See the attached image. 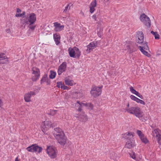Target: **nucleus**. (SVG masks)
<instances>
[{
	"mask_svg": "<svg viewBox=\"0 0 161 161\" xmlns=\"http://www.w3.org/2000/svg\"><path fill=\"white\" fill-rule=\"evenodd\" d=\"M20 20L23 25L28 24L29 23L34 24L36 20V14L34 13L29 14H27L26 17L24 19H21Z\"/></svg>",
	"mask_w": 161,
	"mask_h": 161,
	"instance_id": "1",
	"label": "nucleus"
},
{
	"mask_svg": "<svg viewBox=\"0 0 161 161\" xmlns=\"http://www.w3.org/2000/svg\"><path fill=\"white\" fill-rule=\"evenodd\" d=\"M129 106V103H128L125 110L129 113L131 114H134L136 117L139 118L142 117L143 115V113L142 112L139 107H132L128 108Z\"/></svg>",
	"mask_w": 161,
	"mask_h": 161,
	"instance_id": "2",
	"label": "nucleus"
},
{
	"mask_svg": "<svg viewBox=\"0 0 161 161\" xmlns=\"http://www.w3.org/2000/svg\"><path fill=\"white\" fill-rule=\"evenodd\" d=\"M103 86L100 87L93 86L90 91L92 96L94 97H96L99 96L101 93V89Z\"/></svg>",
	"mask_w": 161,
	"mask_h": 161,
	"instance_id": "3",
	"label": "nucleus"
},
{
	"mask_svg": "<svg viewBox=\"0 0 161 161\" xmlns=\"http://www.w3.org/2000/svg\"><path fill=\"white\" fill-rule=\"evenodd\" d=\"M140 20L143 23L144 25L148 28L151 26V21L149 18L145 14H142L140 17Z\"/></svg>",
	"mask_w": 161,
	"mask_h": 161,
	"instance_id": "4",
	"label": "nucleus"
},
{
	"mask_svg": "<svg viewBox=\"0 0 161 161\" xmlns=\"http://www.w3.org/2000/svg\"><path fill=\"white\" fill-rule=\"evenodd\" d=\"M26 150L29 152H37L39 153L42 151V148L41 147L39 146L36 144H34L27 147L26 148Z\"/></svg>",
	"mask_w": 161,
	"mask_h": 161,
	"instance_id": "5",
	"label": "nucleus"
},
{
	"mask_svg": "<svg viewBox=\"0 0 161 161\" xmlns=\"http://www.w3.org/2000/svg\"><path fill=\"white\" fill-rule=\"evenodd\" d=\"M57 150L54 147L50 146L47 148V152L49 156L52 158H54L56 157Z\"/></svg>",
	"mask_w": 161,
	"mask_h": 161,
	"instance_id": "6",
	"label": "nucleus"
},
{
	"mask_svg": "<svg viewBox=\"0 0 161 161\" xmlns=\"http://www.w3.org/2000/svg\"><path fill=\"white\" fill-rule=\"evenodd\" d=\"M41 126L42 131L45 133L49 128L53 126V124L51 121H45L42 123Z\"/></svg>",
	"mask_w": 161,
	"mask_h": 161,
	"instance_id": "7",
	"label": "nucleus"
},
{
	"mask_svg": "<svg viewBox=\"0 0 161 161\" xmlns=\"http://www.w3.org/2000/svg\"><path fill=\"white\" fill-rule=\"evenodd\" d=\"M32 74L34 75L32 77V79L33 81H36L39 79L40 75L39 69L36 67H33L32 69Z\"/></svg>",
	"mask_w": 161,
	"mask_h": 161,
	"instance_id": "8",
	"label": "nucleus"
},
{
	"mask_svg": "<svg viewBox=\"0 0 161 161\" xmlns=\"http://www.w3.org/2000/svg\"><path fill=\"white\" fill-rule=\"evenodd\" d=\"M144 36L143 34L142 31H138L136 35V42L139 44H142L143 45L146 42H144Z\"/></svg>",
	"mask_w": 161,
	"mask_h": 161,
	"instance_id": "9",
	"label": "nucleus"
},
{
	"mask_svg": "<svg viewBox=\"0 0 161 161\" xmlns=\"http://www.w3.org/2000/svg\"><path fill=\"white\" fill-rule=\"evenodd\" d=\"M138 47L140 51L144 55L148 57H150L151 56L150 54L148 53L147 52L144 50V49L147 50L149 49L147 45V42H145V44H144V45H143L142 47L140 46H139Z\"/></svg>",
	"mask_w": 161,
	"mask_h": 161,
	"instance_id": "10",
	"label": "nucleus"
},
{
	"mask_svg": "<svg viewBox=\"0 0 161 161\" xmlns=\"http://www.w3.org/2000/svg\"><path fill=\"white\" fill-rule=\"evenodd\" d=\"M55 138L61 145L64 146L66 144V138L64 134V135H61L60 136H58Z\"/></svg>",
	"mask_w": 161,
	"mask_h": 161,
	"instance_id": "11",
	"label": "nucleus"
},
{
	"mask_svg": "<svg viewBox=\"0 0 161 161\" xmlns=\"http://www.w3.org/2000/svg\"><path fill=\"white\" fill-rule=\"evenodd\" d=\"M152 134L153 136H155L157 138V142L158 144L161 145V135L157 130H154L152 132Z\"/></svg>",
	"mask_w": 161,
	"mask_h": 161,
	"instance_id": "12",
	"label": "nucleus"
},
{
	"mask_svg": "<svg viewBox=\"0 0 161 161\" xmlns=\"http://www.w3.org/2000/svg\"><path fill=\"white\" fill-rule=\"evenodd\" d=\"M67 63L66 62H63L59 66L58 69V73L59 75L61 74L66 69Z\"/></svg>",
	"mask_w": 161,
	"mask_h": 161,
	"instance_id": "13",
	"label": "nucleus"
},
{
	"mask_svg": "<svg viewBox=\"0 0 161 161\" xmlns=\"http://www.w3.org/2000/svg\"><path fill=\"white\" fill-rule=\"evenodd\" d=\"M53 135L55 137L60 136L61 135H64V133L60 128H56L54 129Z\"/></svg>",
	"mask_w": 161,
	"mask_h": 161,
	"instance_id": "14",
	"label": "nucleus"
},
{
	"mask_svg": "<svg viewBox=\"0 0 161 161\" xmlns=\"http://www.w3.org/2000/svg\"><path fill=\"white\" fill-rule=\"evenodd\" d=\"M97 46V44L96 43L92 42L90 43L89 45L86 46L87 49L86 50V52L87 53H89L91 50L94 49Z\"/></svg>",
	"mask_w": 161,
	"mask_h": 161,
	"instance_id": "15",
	"label": "nucleus"
},
{
	"mask_svg": "<svg viewBox=\"0 0 161 161\" xmlns=\"http://www.w3.org/2000/svg\"><path fill=\"white\" fill-rule=\"evenodd\" d=\"M135 146L134 142L133 140H131L129 139L127 140V142L125 145L124 148H127L129 149H130L133 147Z\"/></svg>",
	"mask_w": 161,
	"mask_h": 161,
	"instance_id": "16",
	"label": "nucleus"
},
{
	"mask_svg": "<svg viewBox=\"0 0 161 161\" xmlns=\"http://www.w3.org/2000/svg\"><path fill=\"white\" fill-rule=\"evenodd\" d=\"M75 116L78 118V119L80 121H85L87 119V116L84 113L80 114L79 115H78L77 114H75Z\"/></svg>",
	"mask_w": 161,
	"mask_h": 161,
	"instance_id": "17",
	"label": "nucleus"
},
{
	"mask_svg": "<svg viewBox=\"0 0 161 161\" xmlns=\"http://www.w3.org/2000/svg\"><path fill=\"white\" fill-rule=\"evenodd\" d=\"M75 49H77L76 47H74L70 50V48L68 49L69 55L70 57L74 58H76L75 52L76 50Z\"/></svg>",
	"mask_w": 161,
	"mask_h": 161,
	"instance_id": "18",
	"label": "nucleus"
},
{
	"mask_svg": "<svg viewBox=\"0 0 161 161\" xmlns=\"http://www.w3.org/2000/svg\"><path fill=\"white\" fill-rule=\"evenodd\" d=\"M97 2L96 0L93 1L91 3L90 7V12L91 13H92L95 10L94 8L96 7Z\"/></svg>",
	"mask_w": 161,
	"mask_h": 161,
	"instance_id": "19",
	"label": "nucleus"
},
{
	"mask_svg": "<svg viewBox=\"0 0 161 161\" xmlns=\"http://www.w3.org/2000/svg\"><path fill=\"white\" fill-rule=\"evenodd\" d=\"M130 91L133 94H135L138 97H140L142 99H143V97L142 95L139 93L138 92L136 91L135 89H134L133 88L132 86H130Z\"/></svg>",
	"mask_w": 161,
	"mask_h": 161,
	"instance_id": "20",
	"label": "nucleus"
},
{
	"mask_svg": "<svg viewBox=\"0 0 161 161\" xmlns=\"http://www.w3.org/2000/svg\"><path fill=\"white\" fill-rule=\"evenodd\" d=\"M53 38L56 44L58 45L60 43V36L57 34H53Z\"/></svg>",
	"mask_w": 161,
	"mask_h": 161,
	"instance_id": "21",
	"label": "nucleus"
},
{
	"mask_svg": "<svg viewBox=\"0 0 161 161\" xmlns=\"http://www.w3.org/2000/svg\"><path fill=\"white\" fill-rule=\"evenodd\" d=\"M84 103H80L79 101H77V103L75 104V106L78 108L77 110L79 111L80 112L82 110V108L83 106V104Z\"/></svg>",
	"mask_w": 161,
	"mask_h": 161,
	"instance_id": "22",
	"label": "nucleus"
},
{
	"mask_svg": "<svg viewBox=\"0 0 161 161\" xmlns=\"http://www.w3.org/2000/svg\"><path fill=\"white\" fill-rule=\"evenodd\" d=\"M64 82L65 84L69 86H72L74 84L73 81L69 79H65Z\"/></svg>",
	"mask_w": 161,
	"mask_h": 161,
	"instance_id": "23",
	"label": "nucleus"
},
{
	"mask_svg": "<svg viewBox=\"0 0 161 161\" xmlns=\"http://www.w3.org/2000/svg\"><path fill=\"white\" fill-rule=\"evenodd\" d=\"M31 95L28 93L26 94L25 95L24 99L25 102H29L31 101Z\"/></svg>",
	"mask_w": 161,
	"mask_h": 161,
	"instance_id": "24",
	"label": "nucleus"
},
{
	"mask_svg": "<svg viewBox=\"0 0 161 161\" xmlns=\"http://www.w3.org/2000/svg\"><path fill=\"white\" fill-rule=\"evenodd\" d=\"M110 156L111 159L114 160H116L118 158V155L117 154L114 152L110 154Z\"/></svg>",
	"mask_w": 161,
	"mask_h": 161,
	"instance_id": "25",
	"label": "nucleus"
},
{
	"mask_svg": "<svg viewBox=\"0 0 161 161\" xmlns=\"http://www.w3.org/2000/svg\"><path fill=\"white\" fill-rule=\"evenodd\" d=\"M84 106H85L88 107V108L90 109H92L93 108V105L91 103H84L83 104Z\"/></svg>",
	"mask_w": 161,
	"mask_h": 161,
	"instance_id": "26",
	"label": "nucleus"
},
{
	"mask_svg": "<svg viewBox=\"0 0 161 161\" xmlns=\"http://www.w3.org/2000/svg\"><path fill=\"white\" fill-rule=\"evenodd\" d=\"M26 13L25 11H23L22 14H16L15 15L16 17H22L23 18H25L26 15H25Z\"/></svg>",
	"mask_w": 161,
	"mask_h": 161,
	"instance_id": "27",
	"label": "nucleus"
},
{
	"mask_svg": "<svg viewBox=\"0 0 161 161\" xmlns=\"http://www.w3.org/2000/svg\"><path fill=\"white\" fill-rule=\"evenodd\" d=\"M151 33L154 36L155 39H159V36L157 32H154L153 31H152Z\"/></svg>",
	"mask_w": 161,
	"mask_h": 161,
	"instance_id": "28",
	"label": "nucleus"
},
{
	"mask_svg": "<svg viewBox=\"0 0 161 161\" xmlns=\"http://www.w3.org/2000/svg\"><path fill=\"white\" fill-rule=\"evenodd\" d=\"M56 75V72H54L52 70L50 71V74L49 76L50 78L51 79L54 78L55 77Z\"/></svg>",
	"mask_w": 161,
	"mask_h": 161,
	"instance_id": "29",
	"label": "nucleus"
},
{
	"mask_svg": "<svg viewBox=\"0 0 161 161\" xmlns=\"http://www.w3.org/2000/svg\"><path fill=\"white\" fill-rule=\"evenodd\" d=\"M140 138L142 141L145 144L147 143L148 142L146 137L144 135H142V136H141Z\"/></svg>",
	"mask_w": 161,
	"mask_h": 161,
	"instance_id": "30",
	"label": "nucleus"
},
{
	"mask_svg": "<svg viewBox=\"0 0 161 161\" xmlns=\"http://www.w3.org/2000/svg\"><path fill=\"white\" fill-rule=\"evenodd\" d=\"M70 5H71L72 6V4H71V3H70L69 4H68L65 7V9H64L63 12L65 13H66L67 12V10L69 8V9L70 8L71 6H70Z\"/></svg>",
	"mask_w": 161,
	"mask_h": 161,
	"instance_id": "31",
	"label": "nucleus"
},
{
	"mask_svg": "<svg viewBox=\"0 0 161 161\" xmlns=\"http://www.w3.org/2000/svg\"><path fill=\"white\" fill-rule=\"evenodd\" d=\"M76 48L77 49H75L76 50L75 52V56L76 58H79L80 55V51L79 48L76 47Z\"/></svg>",
	"mask_w": 161,
	"mask_h": 161,
	"instance_id": "32",
	"label": "nucleus"
},
{
	"mask_svg": "<svg viewBox=\"0 0 161 161\" xmlns=\"http://www.w3.org/2000/svg\"><path fill=\"white\" fill-rule=\"evenodd\" d=\"M48 78L47 76L46 75H44L41 80V84H42L43 82H45Z\"/></svg>",
	"mask_w": 161,
	"mask_h": 161,
	"instance_id": "33",
	"label": "nucleus"
},
{
	"mask_svg": "<svg viewBox=\"0 0 161 161\" xmlns=\"http://www.w3.org/2000/svg\"><path fill=\"white\" fill-rule=\"evenodd\" d=\"M127 49H128L130 51V53H131L133 52V51L132 47V45L130 44H129L126 46Z\"/></svg>",
	"mask_w": 161,
	"mask_h": 161,
	"instance_id": "34",
	"label": "nucleus"
},
{
	"mask_svg": "<svg viewBox=\"0 0 161 161\" xmlns=\"http://www.w3.org/2000/svg\"><path fill=\"white\" fill-rule=\"evenodd\" d=\"M64 26L63 25H60L56 29H55V30L56 31H60L63 30L64 28Z\"/></svg>",
	"mask_w": 161,
	"mask_h": 161,
	"instance_id": "35",
	"label": "nucleus"
},
{
	"mask_svg": "<svg viewBox=\"0 0 161 161\" xmlns=\"http://www.w3.org/2000/svg\"><path fill=\"white\" fill-rule=\"evenodd\" d=\"M28 25H29L28 27L31 30H34L35 29L36 26L34 25L33 24H31V23H29Z\"/></svg>",
	"mask_w": 161,
	"mask_h": 161,
	"instance_id": "36",
	"label": "nucleus"
},
{
	"mask_svg": "<svg viewBox=\"0 0 161 161\" xmlns=\"http://www.w3.org/2000/svg\"><path fill=\"white\" fill-rule=\"evenodd\" d=\"M0 58L3 60L7 58V57L5 55V54L4 53H0Z\"/></svg>",
	"mask_w": 161,
	"mask_h": 161,
	"instance_id": "37",
	"label": "nucleus"
},
{
	"mask_svg": "<svg viewBox=\"0 0 161 161\" xmlns=\"http://www.w3.org/2000/svg\"><path fill=\"white\" fill-rule=\"evenodd\" d=\"M130 156L133 159H136V155L134 152H132L130 153H129Z\"/></svg>",
	"mask_w": 161,
	"mask_h": 161,
	"instance_id": "38",
	"label": "nucleus"
},
{
	"mask_svg": "<svg viewBox=\"0 0 161 161\" xmlns=\"http://www.w3.org/2000/svg\"><path fill=\"white\" fill-rule=\"evenodd\" d=\"M57 85L56 86L58 88H60V86H63V84L62 83V81H59V82H57L56 83Z\"/></svg>",
	"mask_w": 161,
	"mask_h": 161,
	"instance_id": "39",
	"label": "nucleus"
},
{
	"mask_svg": "<svg viewBox=\"0 0 161 161\" xmlns=\"http://www.w3.org/2000/svg\"><path fill=\"white\" fill-rule=\"evenodd\" d=\"M136 133L140 138L141 137V136H142V135H144L142 133V131L140 130H137Z\"/></svg>",
	"mask_w": 161,
	"mask_h": 161,
	"instance_id": "40",
	"label": "nucleus"
},
{
	"mask_svg": "<svg viewBox=\"0 0 161 161\" xmlns=\"http://www.w3.org/2000/svg\"><path fill=\"white\" fill-rule=\"evenodd\" d=\"M56 111L57 110H51L49 114L52 115H54L56 114Z\"/></svg>",
	"mask_w": 161,
	"mask_h": 161,
	"instance_id": "41",
	"label": "nucleus"
},
{
	"mask_svg": "<svg viewBox=\"0 0 161 161\" xmlns=\"http://www.w3.org/2000/svg\"><path fill=\"white\" fill-rule=\"evenodd\" d=\"M54 27H55V29H56L58 28V27L60 25V24L59 23H58V22H56L54 23Z\"/></svg>",
	"mask_w": 161,
	"mask_h": 161,
	"instance_id": "42",
	"label": "nucleus"
},
{
	"mask_svg": "<svg viewBox=\"0 0 161 161\" xmlns=\"http://www.w3.org/2000/svg\"><path fill=\"white\" fill-rule=\"evenodd\" d=\"M61 88L63 90H68L69 87L67 86H65L63 84V86H61Z\"/></svg>",
	"mask_w": 161,
	"mask_h": 161,
	"instance_id": "43",
	"label": "nucleus"
},
{
	"mask_svg": "<svg viewBox=\"0 0 161 161\" xmlns=\"http://www.w3.org/2000/svg\"><path fill=\"white\" fill-rule=\"evenodd\" d=\"M130 97L131 99L135 101L136 100L137 98V97H136L133 95H130Z\"/></svg>",
	"mask_w": 161,
	"mask_h": 161,
	"instance_id": "44",
	"label": "nucleus"
},
{
	"mask_svg": "<svg viewBox=\"0 0 161 161\" xmlns=\"http://www.w3.org/2000/svg\"><path fill=\"white\" fill-rule=\"evenodd\" d=\"M29 94H30V95H31V97L32 96H34L36 95V93L35 92H32L31 91L30 92L28 93Z\"/></svg>",
	"mask_w": 161,
	"mask_h": 161,
	"instance_id": "45",
	"label": "nucleus"
},
{
	"mask_svg": "<svg viewBox=\"0 0 161 161\" xmlns=\"http://www.w3.org/2000/svg\"><path fill=\"white\" fill-rule=\"evenodd\" d=\"M47 85H49L50 84L51 81L48 78L46 81Z\"/></svg>",
	"mask_w": 161,
	"mask_h": 161,
	"instance_id": "46",
	"label": "nucleus"
},
{
	"mask_svg": "<svg viewBox=\"0 0 161 161\" xmlns=\"http://www.w3.org/2000/svg\"><path fill=\"white\" fill-rule=\"evenodd\" d=\"M97 34L98 36L100 37H101L102 36V31H99L98 32H97Z\"/></svg>",
	"mask_w": 161,
	"mask_h": 161,
	"instance_id": "47",
	"label": "nucleus"
},
{
	"mask_svg": "<svg viewBox=\"0 0 161 161\" xmlns=\"http://www.w3.org/2000/svg\"><path fill=\"white\" fill-rule=\"evenodd\" d=\"M139 103L141 104L145 105V102L142 100H140Z\"/></svg>",
	"mask_w": 161,
	"mask_h": 161,
	"instance_id": "48",
	"label": "nucleus"
},
{
	"mask_svg": "<svg viewBox=\"0 0 161 161\" xmlns=\"http://www.w3.org/2000/svg\"><path fill=\"white\" fill-rule=\"evenodd\" d=\"M96 14H94V15H93L92 16V18L93 19H95L96 20Z\"/></svg>",
	"mask_w": 161,
	"mask_h": 161,
	"instance_id": "49",
	"label": "nucleus"
},
{
	"mask_svg": "<svg viewBox=\"0 0 161 161\" xmlns=\"http://www.w3.org/2000/svg\"><path fill=\"white\" fill-rule=\"evenodd\" d=\"M133 134H134V133H128V134L127 135H130L131 136V135H132V136H133Z\"/></svg>",
	"mask_w": 161,
	"mask_h": 161,
	"instance_id": "50",
	"label": "nucleus"
},
{
	"mask_svg": "<svg viewBox=\"0 0 161 161\" xmlns=\"http://www.w3.org/2000/svg\"><path fill=\"white\" fill-rule=\"evenodd\" d=\"M21 12V10L19 8H17V12L19 13Z\"/></svg>",
	"mask_w": 161,
	"mask_h": 161,
	"instance_id": "51",
	"label": "nucleus"
},
{
	"mask_svg": "<svg viewBox=\"0 0 161 161\" xmlns=\"http://www.w3.org/2000/svg\"><path fill=\"white\" fill-rule=\"evenodd\" d=\"M140 100L141 99L137 98L136 100L135 101H136L138 103H139Z\"/></svg>",
	"mask_w": 161,
	"mask_h": 161,
	"instance_id": "52",
	"label": "nucleus"
},
{
	"mask_svg": "<svg viewBox=\"0 0 161 161\" xmlns=\"http://www.w3.org/2000/svg\"><path fill=\"white\" fill-rule=\"evenodd\" d=\"M8 62V61L7 60H5V62H1V63H2V64L7 63Z\"/></svg>",
	"mask_w": 161,
	"mask_h": 161,
	"instance_id": "53",
	"label": "nucleus"
},
{
	"mask_svg": "<svg viewBox=\"0 0 161 161\" xmlns=\"http://www.w3.org/2000/svg\"><path fill=\"white\" fill-rule=\"evenodd\" d=\"M2 103L1 100L0 99V107H1L2 105Z\"/></svg>",
	"mask_w": 161,
	"mask_h": 161,
	"instance_id": "54",
	"label": "nucleus"
},
{
	"mask_svg": "<svg viewBox=\"0 0 161 161\" xmlns=\"http://www.w3.org/2000/svg\"><path fill=\"white\" fill-rule=\"evenodd\" d=\"M15 161H19V160L18 159V157H16L15 160Z\"/></svg>",
	"mask_w": 161,
	"mask_h": 161,
	"instance_id": "55",
	"label": "nucleus"
},
{
	"mask_svg": "<svg viewBox=\"0 0 161 161\" xmlns=\"http://www.w3.org/2000/svg\"><path fill=\"white\" fill-rule=\"evenodd\" d=\"M80 14H81V15H82L83 16H84V13L83 12H82V11L80 12Z\"/></svg>",
	"mask_w": 161,
	"mask_h": 161,
	"instance_id": "56",
	"label": "nucleus"
},
{
	"mask_svg": "<svg viewBox=\"0 0 161 161\" xmlns=\"http://www.w3.org/2000/svg\"><path fill=\"white\" fill-rule=\"evenodd\" d=\"M6 32H7L8 33H9V30H8V29H7V30H6Z\"/></svg>",
	"mask_w": 161,
	"mask_h": 161,
	"instance_id": "57",
	"label": "nucleus"
},
{
	"mask_svg": "<svg viewBox=\"0 0 161 161\" xmlns=\"http://www.w3.org/2000/svg\"><path fill=\"white\" fill-rule=\"evenodd\" d=\"M157 55H160V53H157Z\"/></svg>",
	"mask_w": 161,
	"mask_h": 161,
	"instance_id": "58",
	"label": "nucleus"
}]
</instances>
